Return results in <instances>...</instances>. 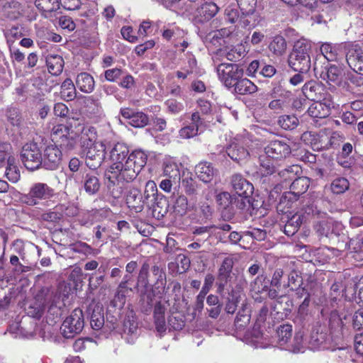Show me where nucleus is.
<instances>
[{
  "mask_svg": "<svg viewBox=\"0 0 363 363\" xmlns=\"http://www.w3.org/2000/svg\"><path fill=\"white\" fill-rule=\"evenodd\" d=\"M228 282L232 288L230 294L228 292V313H233L237 307L240 306L245 311L244 306L245 296L243 288L247 284L243 274V269L236 267L228 272Z\"/></svg>",
  "mask_w": 363,
  "mask_h": 363,
  "instance_id": "2",
  "label": "nucleus"
},
{
  "mask_svg": "<svg viewBox=\"0 0 363 363\" xmlns=\"http://www.w3.org/2000/svg\"><path fill=\"white\" fill-rule=\"evenodd\" d=\"M143 199L145 201L152 199V200H157L158 195V189L156 183L152 180H149L146 182L144 194H143Z\"/></svg>",
  "mask_w": 363,
  "mask_h": 363,
  "instance_id": "54",
  "label": "nucleus"
},
{
  "mask_svg": "<svg viewBox=\"0 0 363 363\" xmlns=\"http://www.w3.org/2000/svg\"><path fill=\"white\" fill-rule=\"evenodd\" d=\"M173 209L174 212L179 216H184L190 211L198 212L195 203L189 202L186 196L183 194H179L175 196L173 202Z\"/></svg>",
  "mask_w": 363,
  "mask_h": 363,
  "instance_id": "24",
  "label": "nucleus"
},
{
  "mask_svg": "<svg viewBox=\"0 0 363 363\" xmlns=\"http://www.w3.org/2000/svg\"><path fill=\"white\" fill-rule=\"evenodd\" d=\"M234 86V91L239 94H246L255 93L257 87L250 80L245 78H240L236 80L234 84L228 82V89Z\"/></svg>",
  "mask_w": 363,
  "mask_h": 363,
  "instance_id": "31",
  "label": "nucleus"
},
{
  "mask_svg": "<svg viewBox=\"0 0 363 363\" xmlns=\"http://www.w3.org/2000/svg\"><path fill=\"white\" fill-rule=\"evenodd\" d=\"M228 47V60L237 62L241 60L245 55V48L242 43H233Z\"/></svg>",
  "mask_w": 363,
  "mask_h": 363,
  "instance_id": "43",
  "label": "nucleus"
},
{
  "mask_svg": "<svg viewBox=\"0 0 363 363\" xmlns=\"http://www.w3.org/2000/svg\"><path fill=\"white\" fill-rule=\"evenodd\" d=\"M269 49L276 55H282L286 50V40L281 35L275 36L269 43Z\"/></svg>",
  "mask_w": 363,
  "mask_h": 363,
  "instance_id": "42",
  "label": "nucleus"
},
{
  "mask_svg": "<svg viewBox=\"0 0 363 363\" xmlns=\"http://www.w3.org/2000/svg\"><path fill=\"white\" fill-rule=\"evenodd\" d=\"M196 59L191 58L189 60V68H187L186 66H182L181 70L177 72V77L186 79L189 74L196 71Z\"/></svg>",
  "mask_w": 363,
  "mask_h": 363,
  "instance_id": "64",
  "label": "nucleus"
},
{
  "mask_svg": "<svg viewBox=\"0 0 363 363\" xmlns=\"http://www.w3.org/2000/svg\"><path fill=\"white\" fill-rule=\"evenodd\" d=\"M306 216V220L309 217H318L320 218L325 213L318 208V203L315 201L308 202L301 209L299 213Z\"/></svg>",
  "mask_w": 363,
  "mask_h": 363,
  "instance_id": "46",
  "label": "nucleus"
},
{
  "mask_svg": "<svg viewBox=\"0 0 363 363\" xmlns=\"http://www.w3.org/2000/svg\"><path fill=\"white\" fill-rule=\"evenodd\" d=\"M298 199L299 198L291 190L289 191H286L280 196L278 208H291L292 203Z\"/></svg>",
  "mask_w": 363,
  "mask_h": 363,
  "instance_id": "57",
  "label": "nucleus"
},
{
  "mask_svg": "<svg viewBox=\"0 0 363 363\" xmlns=\"http://www.w3.org/2000/svg\"><path fill=\"white\" fill-rule=\"evenodd\" d=\"M182 164L172 157H166L162 162V174L173 180L180 179V167Z\"/></svg>",
  "mask_w": 363,
  "mask_h": 363,
  "instance_id": "21",
  "label": "nucleus"
},
{
  "mask_svg": "<svg viewBox=\"0 0 363 363\" xmlns=\"http://www.w3.org/2000/svg\"><path fill=\"white\" fill-rule=\"evenodd\" d=\"M21 156L22 162L28 169L35 170L42 165V154L38 145L35 143H28L24 145Z\"/></svg>",
  "mask_w": 363,
  "mask_h": 363,
  "instance_id": "9",
  "label": "nucleus"
},
{
  "mask_svg": "<svg viewBox=\"0 0 363 363\" xmlns=\"http://www.w3.org/2000/svg\"><path fill=\"white\" fill-rule=\"evenodd\" d=\"M166 311L165 306L160 302L157 303L154 308V320L156 330L162 333L167 330V323L165 320L164 313Z\"/></svg>",
  "mask_w": 363,
  "mask_h": 363,
  "instance_id": "32",
  "label": "nucleus"
},
{
  "mask_svg": "<svg viewBox=\"0 0 363 363\" xmlns=\"http://www.w3.org/2000/svg\"><path fill=\"white\" fill-rule=\"evenodd\" d=\"M284 83V80L283 79L272 83L273 87L270 91L272 98H286L291 94V91L285 89Z\"/></svg>",
  "mask_w": 363,
  "mask_h": 363,
  "instance_id": "52",
  "label": "nucleus"
},
{
  "mask_svg": "<svg viewBox=\"0 0 363 363\" xmlns=\"http://www.w3.org/2000/svg\"><path fill=\"white\" fill-rule=\"evenodd\" d=\"M42 165L47 169L53 170L60 164L62 154L56 143H49L44 149Z\"/></svg>",
  "mask_w": 363,
  "mask_h": 363,
  "instance_id": "11",
  "label": "nucleus"
},
{
  "mask_svg": "<svg viewBox=\"0 0 363 363\" xmlns=\"http://www.w3.org/2000/svg\"><path fill=\"white\" fill-rule=\"evenodd\" d=\"M242 14H252L255 11L257 0H236Z\"/></svg>",
  "mask_w": 363,
  "mask_h": 363,
  "instance_id": "61",
  "label": "nucleus"
},
{
  "mask_svg": "<svg viewBox=\"0 0 363 363\" xmlns=\"http://www.w3.org/2000/svg\"><path fill=\"white\" fill-rule=\"evenodd\" d=\"M46 65L50 74L59 75L63 70L65 62L61 55L50 53L46 56Z\"/></svg>",
  "mask_w": 363,
  "mask_h": 363,
  "instance_id": "30",
  "label": "nucleus"
},
{
  "mask_svg": "<svg viewBox=\"0 0 363 363\" xmlns=\"http://www.w3.org/2000/svg\"><path fill=\"white\" fill-rule=\"evenodd\" d=\"M247 154V150L242 147H238L236 144L228 145V157L238 163L245 159Z\"/></svg>",
  "mask_w": 363,
  "mask_h": 363,
  "instance_id": "53",
  "label": "nucleus"
},
{
  "mask_svg": "<svg viewBox=\"0 0 363 363\" xmlns=\"http://www.w3.org/2000/svg\"><path fill=\"white\" fill-rule=\"evenodd\" d=\"M218 10V8L216 4L206 1L197 9L195 19L199 23L208 21L216 14Z\"/></svg>",
  "mask_w": 363,
  "mask_h": 363,
  "instance_id": "23",
  "label": "nucleus"
},
{
  "mask_svg": "<svg viewBox=\"0 0 363 363\" xmlns=\"http://www.w3.org/2000/svg\"><path fill=\"white\" fill-rule=\"evenodd\" d=\"M126 203L129 208L137 212L142 211L145 201L138 189H132L128 191L126 196Z\"/></svg>",
  "mask_w": 363,
  "mask_h": 363,
  "instance_id": "33",
  "label": "nucleus"
},
{
  "mask_svg": "<svg viewBox=\"0 0 363 363\" xmlns=\"http://www.w3.org/2000/svg\"><path fill=\"white\" fill-rule=\"evenodd\" d=\"M249 321L250 317L248 315L240 314L239 312L235 319L233 328L232 329L233 333L231 334L237 338L242 339L244 336L245 328L249 323Z\"/></svg>",
  "mask_w": 363,
  "mask_h": 363,
  "instance_id": "36",
  "label": "nucleus"
},
{
  "mask_svg": "<svg viewBox=\"0 0 363 363\" xmlns=\"http://www.w3.org/2000/svg\"><path fill=\"white\" fill-rule=\"evenodd\" d=\"M311 45L298 40L295 43L288 59L289 67L296 72H308L311 67Z\"/></svg>",
  "mask_w": 363,
  "mask_h": 363,
  "instance_id": "4",
  "label": "nucleus"
},
{
  "mask_svg": "<svg viewBox=\"0 0 363 363\" xmlns=\"http://www.w3.org/2000/svg\"><path fill=\"white\" fill-rule=\"evenodd\" d=\"M227 57V53L225 50L218 49L213 56V62L216 64H218L216 72L220 81L225 86H227V77H226V69L227 65L224 62H222L223 59L220 57Z\"/></svg>",
  "mask_w": 363,
  "mask_h": 363,
  "instance_id": "29",
  "label": "nucleus"
},
{
  "mask_svg": "<svg viewBox=\"0 0 363 363\" xmlns=\"http://www.w3.org/2000/svg\"><path fill=\"white\" fill-rule=\"evenodd\" d=\"M277 172L280 180L286 182L288 180L294 179L296 176L301 172V168L299 165L292 164L281 170L279 168Z\"/></svg>",
  "mask_w": 363,
  "mask_h": 363,
  "instance_id": "41",
  "label": "nucleus"
},
{
  "mask_svg": "<svg viewBox=\"0 0 363 363\" xmlns=\"http://www.w3.org/2000/svg\"><path fill=\"white\" fill-rule=\"evenodd\" d=\"M277 160L267 156L266 154H262L258 157L259 164V171L262 177L272 175L278 171L279 165Z\"/></svg>",
  "mask_w": 363,
  "mask_h": 363,
  "instance_id": "22",
  "label": "nucleus"
},
{
  "mask_svg": "<svg viewBox=\"0 0 363 363\" xmlns=\"http://www.w3.org/2000/svg\"><path fill=\"white\" fill-rule=\"evenodd\" d=\"M348 65L354 72L363 75V51L361 50H350L346 55Z\"/></svg>",
  "mask_w": 363,
  "mask_h": 363,
  "instance_id": "26",
  "label": "nucleus"
},
{
  "mask_svg": "<svg viewBox=\"0 0 363 363\" xmlns=\"http://www.w3.org/2000/svg\"><path fill=\"white\" fill-rule=\"evenodd\" d=\"M228 79H230V82L242 77L243 69L238 64L228 63Z\"/></svg>",
  "mask_w": 363,
  "mask_h": 363,
  "instance_id": "62",
  "label": "nucleus"
},
{
  "mask_svg": "<svg viewBox=\"0 0 363 363\" xmlns=\"http://www.w3.org/2000/svg\"><path fill=\"white\" fill-rule=\"evenodd\" d=\"M230 183L233 191L235 192L234 194L250 196L253 194V185L241 174H236L233 175Z\"/></svg>",
  "mask_w": 363,
  "mask_h": 363,
  "instance_id": "18",
  "label": "nucleus"
},
{
  "mask_svg": "<svg viewBox=\"0 0 363 363\" xmlns=\"http://www.w3.org/2000/svg\"><path fill=\"white\" fill-rule=\"evenodd\" d=\"M269 279L265 273L259 274L250 282V291L257 294H261L267 291L269 285Z\"/></svg>",
  "mask_w": 363,
  "mask_h": 363,
  "instance_id": "38",
  "label": "nucleus"
},
{
  "mask_svg": "<svg viewBox=\"0 0 363 363\" xmlns=\"http://www.w3.org/2000/svg\"><path fill=\"white\" fill-rule=\"evenodd\" d=\"M128 153V147L123 143H116L111 149L108 157L111 164L105 177L111 183L133 181L146 164L147 156L143 151Z\"/></svg>",
  "mask_w": 363,
  "mask_h": 363,
  "instance_id": "1",
  "label": "nucleus"
},
{
  "mask_svg": "<svg viewBox=\"0 0 363 363\" xmlns=\"http://www.w3.org/2000/svg\"><path fill=\"white\" fill-rule=\"evenodd\" d=\"M214 281V278L211 274H207L205 278L204 284L197 296L198 303H200L201 307L203 306V300L206 295L208 294L210 288L211 287Z\"/></svg>",
  "mask_w": 363,
  "mask_h": 363,
  "instance_id": "58",
  "label": "nucleus"
},
{
  "mask_svg": "<svg viewBox=\"0 0 363 363\" xmlns=\"http://www.w3.org/2000/svg\"><path fill=\"white\" fill-rule=\"evenodd\" d=\"M304 222H306V216L301 213H296L291 217L287 216L283 227L284 234L287 236H293Z\"/></svg>",
  "mask_w": 363,
  "mask_h": 363,
  "instance_id": "25",
  "label": "nucleus"
},
{
  "mask_svg": "<svg viewBox=\"0 0 363 363\" xmlns=\"http://www.w3.org/2000/svg\"><path fill=\"white\" fill-rule=\"evenodd\" d=\"M352 326L355 331H363V307L357 310L352 320Z\"/></svg>",
  "mask_w": 363,
  "mask_h": 363,
  "instance_id": "59",
  "label": "nucleus"
},
{
  "mask_svg": "<svg viewBox=\"0 0 363 363\" xmlns=\"http://www.w3.org/2000/svg\"><path fill=\"white\" fill-rule=\"evenodd\" d=\"M53 196V189L47 184L38 182L33 184L28 193L21 196V201L28 206H35L50 199Z\"/></svg>",
  "mask_w": 363,
  "mask_h": 363,
  "instance_id": "7",
  "label": "nucleus"
},
{
  "mask_svg": "<svg viewBox=\"0 0 363 363\" xmlns=\"http://www.w3.org/2000/svg\"><path fill=\"white\" fill-rule=\"evenodd\" d=\"M287 281L284 283V289H296L298 286L304 284L301 272L293 269L286 273Z\"/></svg>",
  "mask_w": 363,
  "mask_h": 363,
  "instance_id": "35",
  "label": "nucleus"
},
{
  "mask_svg": "<svg viewBox=\"0 0 363 363\" xmlns=\"http://www.w3.org/2000/svg\"><path fill=\"white\" fill-rule=\"evenodd\" d=\"M83 328V312L79 308H75L64 320L60 328V331L63 337L65 338H71L79 333Z\"/></svg>",
  "mask_w": 363,
  "mask_h": 363,
  "instance_id": "8",
  "label": "nucleus"
},
{
  "mask_svg": "<svg viewBox=\"0 0 363 363\" xmlns=\"http://www.w3.org/2000/svg\"><path fill=\"white\" fill-rule=\"evenodd\" d=\"M290 145L283 140H272L264 149V153L278 161L286 159L290 155Z\"/></svg>",
  "mask_w": 363,
  "mask_h": 363,
  "instance_id": "12",
  "label": "nucleus"
},
{
  "mask_svg": "<svg viewBox=\"0 0 363 363\" xmlns=\"http://www.w3.org/2000/svg\"><path fill=\"white\" fill-rule=\"evenodd\" d=\"M5 174L7 179L13 183L17 182L19 180L20 171L16 165L15 157H9Z\"/></svg>",
  "mask_w": 363,
  "mask_h": 363,
  "instance_id": "45",
  "label": "nucleus"
},
{
  "mask_svg": "<svg viewBox=\"0 0 363 363\" xmlns=\"http://www.w3.org/2000/svg\"><path fill=\"white\" fill-rule=\"evenodd\" d=\"M279 342L281 345L286 343L292 335V325L290 324H282L276 329Z\"/></svg>",
  "mask_w": 363,
  "mask_h": 363,
  "instance_id": "48",
  "label": "nucleus"
},
{
  "mask_svg": "<svg viewBox=\"0 0 363 363\" xmlns=\"http://www.w3.org/2000/svg\"><path fill=\"white\" fill-rule=\"evenodd\" d=\"M81 131V135L79 136V141L81 145L84 147H89V145L96 142L97 135L94 128L91 126H84L82 128H78V131Z\"/></svg>",
  "mask_w": 363,
  "mask_h": 363,
  "instance_id": "37",
  "label": "nucleus"
},
{
  "mask_svg": "<svg viewBox=\"0 0 363 363\" xmlns=\"http://www.w3.org/2000/svg\"><path fill=\"white\" fill-rule=\"evenodd\" d=\"M278 124L284 130H294L298 125V119L294 115H282L279 117Z\"/></svg>",
  "mask_w": 363,
  "mask_h": 363,
  "instance_id": "51",
  "label": "nucleus"
},
{
  "mask_svg": "<svg viewBox=\"0 0 363 363\" xmlns=\"http://www.w3.org/2000/svg\"><path fill=\"white\" fill-rule=\"evenodd\" d=\"M313 101L307 109V113L311 117L323 119L330 115L333 103L330 99Z\"/></svg>",
  "mask_w": 363,
  "mask_h": 363,
  "instance_id": "15",
  "label": "nucleus"
},
{
  "mask_svg": "<svg viewBox=\"0 0 363 363\" xmlns=\"http://www.w3.org/2000/svg\"><path fill=\"white\" fill-rule=\"evenodd\" d=\"M353 147L351 143H346L342 145V151L337 156V162L344 169L354 170L356 169V160L352 153Z\"/></svg>",
  "mask_w": 363,
  "mask_h": 363,
  "instance_id": "19",
  "label": "nucleus"
},
{
  "mask_svg": "<svg viewBox=\"0 0 363 363\" xmlns=\"http://www.w3.org/2000/svg\"><path fill=\"white\" fill-rule=\"evenodd\" d=\"M76 85L81 91L91 93L94 89L95 82L91 74L82 72L77 76Z\"/></svg>",
  "mask_w": 363,
  "mask_h": 363,
  "instance_id": "34",
  "label": "nucleus"
},
{
  "mask_svg": "<svg viewBox=\"0 0 363 363\" xmlns=\"http://www.w3.org/2000/svg\"><path fill=\"white\" fill-rule=\"evenodd\" d=\"M35 5L45 16L60 9L59 0H35Z\"/></svg>",
  "mask_w": 363,
  "mask_h": 363,
  "instance_id": "40",
  "label": "nucleus"
},
{
  "mask_svg": "<svg viewBox=\"0 0 363 363\" xmlns=\"http://www.w3.org/2000/svg\"><path fill=\"white\" fill-rule=\"evenodd\" d=\"M125 282H121L116 289L115 296L111 301V306L113 308L121 309L123 308L126 298L132 292V289L125 286Z\"/></svg>",
  "mask_w": 363,
  "mask_h": 363,
  "instance_id": "28",
  "label": "nucleus"
},
{
  "mask_svg": "<svg viewBox=\"0 0 363 363\" xmlns=\"http://www.w3.org/2000/svg\"><path fill=\"white\" fill-rule=\"evenodd\" d=\"M195 173L201 181L208 183L213 180L216 171L211 163L201 162L196 165Z\"/></svg>",
  "mask_w": 363,
  "mask_h": 363,
  "instance_id": "27",
  "label": "nucleus"
},
{
  "mask_svg": "<svg viewBox=\"0 0 363 363\" xmlns=\"http://www.w3.org/2000/svg\"><path fill=\"white\" fill-rule=\"evenodd\" d=\"M350 188V182L345 177L335 178L330 184V190L335 194L345 193Z\"/></svg>",
  "mask_w": 363,
  "mask_h": 363,
  "instance_id": "49",
  "label": "nucleus"
},
{
  "mask_svg": "<svg viewBox=\"0 0 363 363\" xmlns=\"http://www.w3.org/2000/svg\"><path fill=\"white\" fill-rule=\"evenodd\" d=\"M4 10L7 17L11 19H16L22 14L21 4L16 1H12L4 5Z\"/></svg>",
  "mask_w": 363,
  "mask_h": 363,
  "instance_id": "50",
  "label": "nucleus"
},
{
  "mask_svg": "<svg viewBox=\"0 0 363 363\" xmlns=\"http://www.w3.org/2000/svg\"><path fill=\"white\" fill-rule=\"evenodd\" d=\"M121 116L128 120V123L135 128H143L149 122V118L143 112H134L128 108H122L120 111Z\"/></svg>",
  "mask_w": 363,
  "mask_h": 363,
  "instance_id": "20",
  "label": "nucleus"
},
{
  "mask_svg": "<svg viewBox=\"0 0 363 363\" xmlns=\"http://www.w3.org/2000/svg\"><path fill=\"white\" fill-rule=\"evenodd\" d=\"M329 238L340 251H345L350 248L349 238L344 233L333 232Z\"/></svg>",
  "mask_w": 363,
  "mask_h": 363,
  "instance_id": "44",
  "label": "nucleus"
},
{
  "mask_svg": "<svg viewBox=\"0 0 363 363\" xmlns=\"http://www.w3.org/2000/svg\"><path fill=\"white\" fill-rule=\"evenodd\" d=\"M60 94L62 97L67 101H71L75 97L76 89L73 82L70 79H66L62 82Z\"/></svg>",
  "mask_w": 363,
  "mask_h": 363,
  "instance_id": "47",
  "label": "nucleus"
},
{
  "mask_svg": "<svg viewBox=\"0 0 363 363\" xmlns=\"http://www.w3.org/2000/svg\"><path fill=\"white\" fill-rule=\"evenodd\" d=\"M304 96L311 101L324 100L330 94L325 90L323 85L315 80L307 81L302 87Z\"/></svg>",
  "mask_w": 363,
  "mask_h": 363,
  "instance_id": "14",
  "label": "nucleus"
},
{
  "mask_svg": "<svg viewBox=\"0 0 363 363\" xmlns=\"http://www.w3.org/2000/svg\"><path fill=\"white\" fill-rule=\"evenodd\" d=\"M249 196L230 195L228 197V220L231 216L242 215L249 211Z\"/></svg>",
  "mask_w": 363,
  "mask_h": 363,
  "instance_id": "13",
  "label": "nucleus"
},
{
  "mask_svg": "<svg viewBox=\"0 0 363 363\" xmlns=\"http://www.w3.org/2000/svg\"><path fill=\"white\" fill-rule=\"evenodd\" d=\"M52 142L65 150H72L79 143V135L68 126L63 124L55 125L51 132Z\"/></svg>",
  "mask_w": 363,
  "mask_h": 363,
  "instance_id": "6",
  "label": "nucleus"
},
{
  "mask_svg": "<svg viewBox=\"0 0 363 363\" xmlns=\"http://www.w3.org/2000/svg\"><path fill=\"white\" fill-rule=\"evenodd\" d=\"M284 276H286V272L281 268H277L274 271L272 278L269 280L271 286L280 289L283 286L282 280Z\"/></svg>",
  "mask_w": 363,
  "mask_h": 363,
  "instance_id": "56",
  "label": "nucleus"
},
{
  "mask_svg": "<svg viewBox=\"0 0 363 363\" xmlns=\"http://www.w3.org/2000/svg\"><path fill=\"white\" fill-rule=\"evenodd\" d=\"M310 184V179L306 177H296L290 186V190L300 198L308 191Z\"/></svg>",
  "mask_w": 363,
  "mask_h": 363,
  "instance_id": "39",
  "label": "nucleus"
},
{
  "mask_svg": "<svg viewBox=\"0 0 363 363\" xmlns=\"http://www.w3.org/2000/svg\"><path fill=\"white\" fill-rule=\"evenodd\" d=\"M250 21L240 17L239 12L235 9L228 11V44L230 43H243L248 38L246 35V27Z\"/></svg>",
  "mask_w": 363,
  "mask_h": 363,
  "instance_id": "5",
  "label": "nucleus"
},
{
  "mask_svg": "<svg viewBox=\"0 0 363 363\" xmlns=\"http://www.w3.org/2000/svg\"><path fill=\"white\" fill-rule=\"evenodd\" d=\"M345 326L340 312L336 309L333 310L328 316V330L331 338L334 340L341 339Z\"/></svg>",
  "mask_w": 363,
  "mask_h": 363,
  "instance_id": "16",
  "label": "nucleus"
},
{
  "mask_svg": "<svg viewBox=\"0 0 363 363\" xmlns=\"http://www.w3.org/2000/svg\"><path fill=\"white\" fill-rule=\"evenodd\" d=\"M84 148L86 149V165L92 169L100 167L106 159V144L104 142H95Z\"/></svg>",
  "mask_w": 363,
  "mask_h": 363,
  "instance_id": "10",
  "label": "nucleus"
},
{
  "mask_svg": "<svg viewBox=\"0 0 363 363\" xmlns=\"http://www.w3.org/2000/svg\"><path fill=\"white\" fill-rule=\"evenodd\" d=\"M329 340L326 328L320 323H316L312 328L308 343L313 350L323 346Z\"/></svg>",
  "mask_w": 363,
  "mask_h": 363,
  "instance_id": "17",
  "label": "nucleus"
},
{
  "mask_svg": "<svg viewBox=\"0 0 363 363\" xmlns=\"http://www.w3.org/2000/svg\"><path fill=\"white\" fill-rule=\"evenodd\" d=\"M347 208L351 213L363 216V191L359 200L349 202Z\"/></svg>",
  "mask_w": 363,
  "mask_h": 363,
  "instance_id": "63",
  "label": "nucleus"
},
{
  "mask_svg": "<svg viewBox=\"0 0 363 363\" xmlns=\"http://www.w3.org/2000/svg\"><path fill=\"white\" fill-rule=\"evenodd\" d=\"M100 187V183L96 176L86 174L84 179V189L89 194H94Z\"/></svg>",
  "mask_w": 363,
  "mask_h": 363,
  "instance_id": "55",
  "label": "nucleus"
},
{
  "mask_svg": "<svg viewBox=\"0 0 363 363\" xmlns=\"http://www.w3.org/2000/svg\"><path fill=\"white\" fill-rule=\"evenodd\" d=\"M314 71L315 75L329 86H339L345 91L351 90L350 84L345 80L347 71H345L342 66L327 62L324 66L320 68L315 65Z\"/></svg>",
  "mask_w": 363,
  "mask_h": 363,
  "instance_id": "3",
  "label": "nucleus"
},
{
  "mask_svg": "<svg viewBox=\"0 0 363 363\" xmlns=\"http://www.w3.org/2000/svg\"><path fill=\"white\" fill-rule=\"evenodd\" d=\"M11 149L9 143H0V167L5 164L6 160L9 162V157H14L11 154Z\"/></svg>",
  "mask_w": 363,
  "mask_h": 363,
  "instance_id": "60",
  "label": "nucleus"
}]
</instances>
